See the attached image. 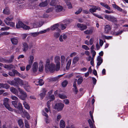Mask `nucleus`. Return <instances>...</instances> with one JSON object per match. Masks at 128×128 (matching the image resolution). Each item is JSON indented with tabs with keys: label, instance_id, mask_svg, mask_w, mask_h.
Wrapping results in <instances>:
<instances>
[{
	"label": "nucleus",
	"instance_id": "f257e3e1",
	"mask_svg": "<svg viewBox=\"0 0 128 128\" xmlns=\"http://www.w3.org/2000/svg\"><path fill=\"white\" fill-rule=\"evenodd\" d=\"M50 60L48 59L47 60L45 66V70L46 72H52L54 71L55 70L56 71H58L60 70V62L56 63V68L55 64H50Z\"/></svg>",
	"mask_w": 128,
	"mask_h": 128
},
{
	"label": "nucleus",
	"instance_id": "f03ea898",
	"mask_svg": "<svg viewBox=\"0 0 128 128\" xmlns=\"http://www.w3.org/2000/svg\"><path fill=\"white\" fill-rule=\"evenodd\" d=\"M38 23L36 22L35 23H34L33 24V26H28L24 24L22 22H19L16 25V27L17 28H22L24 29L27 30H29L30 28H37L40 27L41 26H38Z\"/></svg>",
	"mask_w": 128,
	"mask_h": 128
},
{
	"label": "nucleus",
	"instance_id": "7ed1b4c3",
	"mask_svg": "<svg viewBox=\"0 0 128 128\" xmlns=\"http://www.w3.org/2000/svg\"><path fill=\"white\" fill-rule=\"evenodd\" d=\"M18 101H12V103L14 107L18 109L20 112H23V110L22 104L20 102L18 103V106L17 102Z\"/></svg>",
	"mask_w": 128,
	"mask_h": 128
},
{
	"label": "nucleus",
	"instance_id": "20e7f679",
	"mask_svg": "<svg viewBox=\"0 0 128 128\" xmlns=\"http://www.w3.org/2000/svg\"><path fill=\"white\" fill-rule=\"evenodd\" d=\"M18 89L21 95L18 94V96L22 100H25L27 96V94L25 92L19 87L18 88Z\"/></svg>",
	"mask_w": 128,
	"mask_h": 128
},
{
	"label": "nucleus",
	"instance_id": "39448f33",
	"mask_svg": "<svg viewBox=\"0 0 128 128\" xmlns=\"http://www.w3.org/2000/svg\"><path fill=\"white\" fill-rule=\"evenodd\" d=\"M8 100V98H4L3 100V104L8 110L10 111H12L13 110L9 105Z\"/></svg>",
	"mask_w": 128,
	"mask_h": 128
},
{
	"label": "nucleus",
	"instance_id": "423d86ee",
	"mask_svg": "<svg viewBox=\"0 0 128 128\" xmlns=\"http://www.w3.org/2000/svg\"><path fill=\"white\" fill-rule=\"evenodd\" d=\"M64 106V104L62 103H57L54 106V108L58 111L62 110Z\"/></svg>",
	"mask_w": 128,
	"mask_h": 128
},
{
	"label": "nucleus",
	"instance_id": "0eeeda50",
	"mask_svg": "<svg viewBox=\"0 0 128 128\" xmlns=\"http://www.w3.org/2000/svg\"><path fill=\"white\" fill-rule=\"evenodd\" d=\"M89 113L91 119L93 121V123L92 122V120L90 119H89L88 121L89 124L90 126V128H94V121L93 119V116L92 114V112L91 111H90Z\"/></svg>",
	"mask_w": 128,
	"mask_h": 128
},
{
	"label": "nucleus",
	"instance_id": "6e6552de",
	"mask_svg": "<svg viewBox=\"0 0 128 128\" xmlns=\"http://www.w3.org/2000/svg\"><path fill=\"white\" fill-rule=\"evenodd\" d=\"M104 17L105 18L109 21L112 22H114L116 21V18L112 16L106 14L104 16Z\"/></svg>",
	"mask_w": 128,
	"mask_h": 128
},
{
	"label": "nucleus",
	"instance_id": "1a4fd4ad",
	"mask_svg": "<svg viewBox=\"0 0 128 128\" xmlns=\"http://www.w3.org/2000/svg\"><path fill=\"white\" fill-rule=\"evenodd\" d=\"M90 6L92 8L89 9V11L92 14L93 12H96L97 10H100V8L98 6Z\"/></svg>",
	"mask_w": 128,
	"mask_h": 128
},
{
	"label": "nucleus",
	"instance_id": "9d476101",
	"mask_svg": "<svg viewBox=\"0 0 128 128\" xmlns=\"http://www.w3.org/2000/svg\"><path fill=\"white\" fill-rule=\"evenodd\" d=\"M77 26L81 30H86L87 28L86 26L84 24L78 23L77 24Z\"/></svg>",
	"mask_w": 128,
	"mask_h": 128
},
{
	"label": "nucleus",
	"instance_id": "9b49d317",
	"mask_svg": "<svg viewBox=\"0 0 128 128\" xmlns=\"http://www.w3.org/2000/svg\"><path fill=\"white\" fill-rule=\"evenodd\" d=\"M38 68V64L36 62H34L32 64V70L33 72H36Z\"/></svg>",
	"mask_w": 128,
	"mask_h": 128
},
{
	"label": "nucleus",
	"instance_id": "f8f14e48",
	"mask_svg": "<svg viewBox=\"0 0 128 128\" xmlns=\"http://www.w3.org/2000/svg\"><path fill=\"white\" fill-rule=\"evenodd\" d=\"M22 50L24 52H26L28 49V46L27 43L24 42L22 43Z\"/></svg>",
	"mask_w": 128,
	"mask_h": 128
},
{
	"label": "nucleus",
	"instance_id": "ddd939ff",
	"mask_svg": "<svg viewBox=\"0 0 128 128\" xmlns=\"http://www.w3.org/2000/svg\"><path fill=\"white\" fill-rule=\"evenodd\" d=\"M10 40L12 43L14 45H16L18 42V38L17 37H13L10 38Z\"/></svg>",
	"mask_w": 128,
	"mask_h": 128
},
{
	"label": "nucleus",
	"instance_id": "4468645a",
	"mask_svg": "<svg viewBox=\"0 0 128 128\" xmlns=\"http://www.w3.org/2000/svg\"><path fill=\"white\" fill-rule=\"evenodd\" d=\"M48 0H46L44 2H42L40 3L38 6L40 7H44L46 6L49 2Z\"/></svg>",
	"mask_w": 128,
	"mask_h": 128
},
{
	"label": "nucleus",
	"instance_id": "2eb2a0df",
	"mask_svg": "<svg viewBox=\"0 0 128 128\" xmlns=\"http://www.w3.org/2000/svg\"><path fill=\"white\" fill-rule=\"evenodd\" d=\"M98 62L97 63V67L98 68L99 66L103 62L102 58L100 56H98L97 59Z\"/></svg>",
	"mask_w": 128,
	"mask_h": 128
},
{
	"label": "nucleus",
	"instance_id": "dca6fc26",
	"mask_svg": "<svg viewBox=\"0 0 128 128\" xmlns=\"http://www.w3.org/2000/svg\"><path fill=\"white\" fill-rule=\"evenodd\" d=\"M59 26V24H56L51 26L50 27V29L52 30H54L57 28V30L58 32H60V30L59 28H58Z\"/></svg>",
	"mask_w": 128,
	"mask_h": 128
},
{
	"label": "nucleus",
	"instance_id": "f3484780",
	"mask_svg": "<svg viewBox=\"0 0 128 128\" xmlns=\"http://www.w3.org/2000/svg\"><path fill=\"white\" fill-rule=\"evenodd\" d=\"M67 34H64L63 35L60 36L59 37V40L60 42H63L64 40L62 38H63L64 40H65L67 38Z\"/></svg>",
	"mask_w": 128,
	"mask_h": 128
},
{
	"label": "nucleus",
	"instance_id": "a211bd4d",
	"mask_svg": "<svg viewBox=\"0 0 128 128\" xmlns=\"http://www.w3.org/2000/svg\"><path fill=\"white\" fill-rule=\"evenodd\" d=\"M14 80H15L16 82V84L17 83L18 84V83L20 85H22L24 84V82L22 80L19 78H15L14 79Z\"/></svg>",
	"mask_w": 128,
	"mask_h": 128
},
{
	"label": "nucleus",
	"instance_id": "6ab92c4d",
	"mask_svg": "<svg viewBox=\"0 0 128 128\" xmlns=\"http://www.w3.org/2000/svg\"><path fill=\"white\" fill-rule=\"evenodd\" d=\"M63 9V7L60 5H56L55 8V10L57 12H59L62 11Z\"/></svg>",
	"mask_w": 128,
	"mask_h": 128
},
{
	"label": "nucleus",
	"instance_id": "aec40b11",
	"mask_svg": "<svg viewBox=\"0 0 128 128\" xmlns=\"http://www.w3.org/2000/svg\"><path fill=\"white\" fill-rule=\"evenodd\" d=\"M34 82L36 85H39L40 86L42 85L44 83V82L42 79L39 80L38 81H35Z\"/></svg>",
	"mask_w": 128,
	"mask_h": 128
},
{
	"label": "nucleus",
	"instance_id": "412c9836",
	"mask_svg": "<svg viewBox=\"0 0 128 128\" xmlns=\"http://www.w3.org/2000/svg\"><path fill=\"white\" fill-rule=\"evenodd\" d=\"M94 30L93 28H92L89 30H87L84 31V33L87 34H92Z\"/></svg>",
	"mask_w": 128,
	"mask_h": 128
},
{
	"label": "nucleus",
	"instance_id": "4be33fe9",
	"mask_svg": "<svg viewBox=\"0 0 128 128\" xmlns=\"http://www.w3.org/2000/svg\"><path fill=\"white\" fill-rule=\"evenodd\" d=\"M18 125L20 127V128H24V123L22 119H19L18 120Z\"/></svg>",
	"mask_w": 128,
	"mask_h": 128
},
{
	"label": "nucleus",
	"instance_id": "5701e85b",
	"mask_svg": "<svg viewBox=\"0 0 128 128\" xmlns=\"http://www.w3.org/2000/svg\"><path fill=\"white\" fill-rule=\"evenodd\" d=\"M111 28L109 25H106L104 28V32L105 33H108L111 30Z\"/></svg>",
	"mask_w": 128,
	"mask_h": 128
},
{
	"label": "nucleus",
	"instance_id": "b1692460",
	"mask_svg": "<svg viewBox=\"0 0 128 128\" xmlns=\"http://www.w3.org/2000/svg\"><path fill=\"white\" fill-rule=\"evenodd\" d=\"M10 90L12 92L18 96V92L16 88L13 87H11L10 88Z\"/></svg>",
	"mask_w": 128,
	"mask_h": 128
},
{
	"label": "nucleus",
	"instance_id": "393cba45",
	"mask_svg": "<svg viewBox=\"0 0 128 128\" xmlns=\"http://www.w3.org/2000/svg\"><path fill=\"white\" fill-rule=\"evenodd\" d=\"M43 63L42 61H40L39 63V66L38 68V70L39 72H42L44 70Z\"/></svg>",
	"mask_w": 128,
	"mask_h": 128
},
{
	"label": "nucleus",
	"instance_id": "a878e982",
	"mask_svg": "<svg viewBox=\"0 0 128 128\" xmlns=\"http://www.w3.org/2000/svg\"><path fill=\"white\" fill-rule=\"evenodd\" d=\"M42 92L40 94V96L41 98V99H42L45 96L46 94V89L43 88L42 90Z\"/></svg>",
	"mask_w": 128,
	"mask_h": 128
},
{
	"label": "nucleus",
	"instance_id": "bb28decb",
	"mask_svg": "<svg viewBox=\"0 0 128 128\" xmlns=\"http://www.w3.org/2000/svg\"><path fill=\"white\" fill-rule=\"evenodd\" d=\"M7 82L10 84L11 85H14V86H18V84L16 83L15 80H8Z\"/></svg>",
	"mask_w": 128,
	"mask_h": 128
},
{
	"label": "nucleus",
	"instance_id": "cd10ccee",
	"mask_svg": "<svg viewBox=\"0 0 128 128\" xmlns=\"http://www.w3.org/2000/svg\"><path fill=\"white\" fill-rule=\"evenodd\" d=\"M13 19V18H10L9 17H8L5 19L4 20V21L7 25H9L10 24L9 22H10V21H12Z\"/></svg>",
	"mask_w": 128,
	"mask_h": 128
},
{
	"label": "nucleus",
	"instance_id": "c85d7f7f",
	"mask_svg": "<svg viewBox=\"0 0 128 128\" xmlns=\"http://www.w3.org/2000/svg\"><path fill=\"white\" fill-rule=\"evenodd\" d=\"M73 87L74 88H73V89L74 92L75 94H76L77 93L78 90L77 88L76 87V82H74V83Z\"/></svg>",
	"mask_w": 128,
	"mask_h": 128
},
{
	"label": "nucleus",
	"instance_id": "c756f323",
	"mask_svg": "<svg viewBox=\"0 0 128 128\" xmlns=\"http://www.w3.org/2000/svg\"><path fill=\"white\" fill-rule=\"evenodd\" d=\"M42 114L46 117V118L45 119L46 122L47 124L49 123L48 120V116L47 114L44 112V111H43L42 112Z\"/></svg>",
	"mask_w": 128,
	"mask_h": 128
},
{
	"label": "nucleus",
	"instance_id": "7c9ffc66",
	"mask_svg": "<svg viewBox=\"0 0 128 128\" xmlns=\"http://www.w3.org/2000/svg\"><path fill=\"white\" fill-rule=\"evenodd\" d=\"M3 13L6 14H10V11L8 7H6L5 9L4 10Z\"/></svg>",
	"mask_w": 128,
	"mask_h": 128
},
{
	"label": "nucleus",
	"instance_id": "2f4dec72",
	"mask_svg": "<svg viewBox=\"0 0 128 128\" xmlns=\"http://www.w3.org/2000/svg\"><path fill=\"white\" fill-rule=\"evenodd\" d=\"M65 126V122L63 120H61L60 122V128H64Z\"/></svg>",
	"mask_w": 128,
	"mask_h": 128
},
{
	"label": "nucleus",
	"instance_id": "473e14b6",
	"mask_svg": "<svg viewBox=\"0 0 128 128\" xmlns=\"http://www.w3.org/2000/svg\"><path fill=\"white\" fill-rule=\"evenodd\" d=\"M34 57L33 56L30 55L29 57V59L28 60V62L29 64H32L34 62Z\"/></svg>",
	"mask_w": 128,
	"mask_h": 128
},
{
	"label": "nucleus",
	"instance_id": "72a5a7b5",
	"mask_svg": "<svg viewBox=\"0 0 128 128\" xmlns=\"http://www.w3.org/2000/svg\"><path fill=\"white\" fill-rule=\"evenodd\" d=\"M79 60V58L78 56H75L73 58L72 61V63L75 64Z\"/></svg>",
	"mask_w": 128,
	"mask_h": 128
},
{
	"label": "nucleus",
	"instance_id": "f704fd0d",
	"mask_svg": "<svg viewBox=\"0 0 128 128\" xmlns=\"http://www.w3.org/2000/svg\"><path fill=\"white\" fill-rule=\"evenodd\" d=\"M14 67V66L11 64L6 65H5L4 66V68H8L9 70H10L11 69L13 68Z\"/></svg>",
	"mask_w": 128,
	"mask_h": 128
},
{
	"label": "nucleus",
	"instance_id": "c9c22d12",
	"mask_svg": "<svg viewBox=\"0 0 128 128\" xmlns=\"http://www.w3.org/2000/svg\"><path fill=\"white\" fill-rule=\"evenodd\" d=\"M61 64L62 66L64 64V62L65 61L66 58L64 56H62L61 57Z\"/></svg>",
	"mask_w": 128,
	"mask_h": 128
},
{
	"label": "nucleus",
	"instance_id": "e433bc0d",
	"mask_svg": "<svg viewBox=\"0 0 128 128\" xmlns=\"http://www.w3.org/2000/svg\"><path fill=\"white\" fill-rule=\"evenodd\" d=\"M12 72L14 74V76L15 75H16L17 76H18L21 77L20 76V74L16 70H13Z\"/></svg>",
	"mask_w": 128,
	"mask_h": 128
},
{
	"label": "nucleus",
	"instance_id": "4c0bfd02",
	"mask_svg": "<svg viewBox=\"0 0 128 128\" xmlns=\"http://www.w3.org/2000/svg\"><path fill=\"white\" fill-rule=\"evenodd\" d=\"M21 113H23L26 116V118L28 119H29L30 118V116L29 115L28 113L27 112L24 111V112L23 111V112H20Z\"/></svg>",
	"mask_w": 128,
	"mask_h": 128
},
{
	"label": "nucleus",
	"instance_id": "58836bf2",
	"mask_svg": "<svg viewBox=\"0 0 128 128\" xmlns=\"http://www.w3.org/2000/svg\"><path fill=\"white\" fill-rule=\"evenodd\" d=\"M24 89L27 91H28V90L26 88H28L29 87V85L28 84V83L27 82H25L24 83Z\"/></svg>",
	"mask_w": 128,
	"mask_h": 128
},
{
	"label": "nucleus",
	"instance_id": "ea45409f",
	"mask_svg": "<svg viewBox=\"0 0 128 128\" xmlns=\"http://www.w3.org/2000/svg\"><path fill=\"white\" fill-rule=\"evenodd\" d=\"M71 62V60L70 59L69 60L66 64V68L67 69H68L70 68Z\"/></svg>",
	"mask_w": 128,
	"mask_h": 128
},
{
	"label": "nucleus",
	"instance_id": "a19ab883",
	"mask_svg": "<svg viewBox=\"0 0 128 128\" xmlns=\"http://www.w3.org/2000/svg\"><path fill=\"white\" fill-rule=\"evenodd\" d=\"M58 2V0H52L50 2V4L52 6H54Z\"/></svg>",
	"mask_w": 128,
	"mask_h": 128
},
{
	"label": "nucleus",
	"instance_id": "79ce46f5",
	"mask_svg": "<svg viewBox=\"0 0 128 128\" xmlns=\"http://www.w3.org/2000/svg\"><path fill=\"white\" fill-rule=\"evenodd\" d=\"M60 57L58 56H56L54 58V61L56 63H57L58 62H60L59 61L60 60Z\"/></svg>",
	"mask_w": 128,
	"mask_h": 128
},
{
	"label": "nucleus",
	"instance_id": "37998d69",
	"mask_svg": "<svg viewBox=\"0 0 128 128\" xmlns=\"http://www.w3.org/2000/svg\"><path fill=\"white\" fill-rule=\"evenodd\" d=\"M67 24H61L60 25V28L62 30H63L66 28Z\"/></svg>",
	"mask_w": 128,
	"mask_h": 128
},
{
	"label": "nucleus",
	"instance_id": "c03bdc74",
	"mask_svg": "<svg viewBox=\"0 0 128 128\" xmlns=\"http://www.w3.org/2000/svg\"><path fill=\"white\" fill-rule=\"evenodd\" d=\"M66 3L67 5L68 6V8H72V6L71 3L69 1H66Z\"/></svg>",
	"mask_w": 128,
	"mask_h": 128
},
{
	"label": "nucleus",
	"instance_id": "a18cd8bd",
	"mask_svg": "<svg viewBox=\"0 0 128 128\" xmlns=\"http://www.w3.org/2000/svg\"><path fill=\"white\" fill-rule=\"evenodd\" d=\"M23 105L24 106V107L26 108L28 110L29 109L30 106L26 102H24Z\"/></svg>",
	"mask_w": 128,
	"mask_h": 128
},
{
	"label": "nucleus",
	"instance_id": "49530a36",
	"mask_svg": "<svg viewBox=\"0 0 128 128\" xmlns=\"http://www.w3.org/2000/svg\"><path fill=\"white\" fill-rule=\"evenodd\" d=\"M10 98L12 100H14V101H18V98L17 97L13 95L11 96Z\"/></svg>",
	"mask_w": 128,
	"mask_h": 128
},
{
	"label": "nucleus",
	"instance_id": "de8ad7c7",
	"mask_svg": "<svg viewBox=\"0 0 128 128\" xmlns=\"http://www.w3.org/2000/svg\"><path fill=\"white\" fill-rule=\"evenodd\" d=\"M40 34L39 32H35L31 33L30 35L33 37H36L38 36Z\"/></svg>",
	"mask_w": 128,
	"mask_h": 128
},
{
	"label": "nucleus",
	"instance_id": "09e8293b",
	"mask_svg": "<svg viewBox=\"0 0 128 128\" xmlns=\"http://www.w3.org/2000/svg\"><path fill=\"white\" fill-rule=\"evenodd\" d=\"M14 58V56H11L9 60H7V62L8 63H10L12 62L13 61V60Z\"/></svg>",
	"mask_w": 128,
	"mask_h": 128
},
{
	"label": "nucleus",
	"instance_id": "8fccbe9b",
	"mask_svg": "<svg viewBox=\"0 0 128 128\" xmlns=\"http://www.w3.org/2000/svg\"><path fill=\"white\" fill-rule=\"evenodd\" d=\"M60 98L62 99H64L67 98L66 96L63 94H60L59 95Z\"/></svg>",
	"mask_w": 128,
	"mask_h": 128
},
{
	"label": "nucleus",
	"instance_id": "3c124183",
	"mask_svg": "<svg viewBox=\"0 0 128 128\" xmlns=\"http://www.w3.org/2000/svg\"><path fill=\"white\" fill-rule=\"evenodd\" d=\"M68 83V82L66 80L64 81L62 83V85L63 87L66 86Z\"/></svg>",
	"mask_w": 128,
	"mask_h": 128
},
{
	"label": "nucleus",
	"instance_id": "603ef678",
	"mask_svg": "<svg viewBox=\"0 0 128 128\" xmlns=\"http://www.w3.org/2000/svg\"><path fill=\"white\" fill-rule=\"evenodd\" d=\"M10 28L8 26H6L0 29L1 30L5 31L6 30H9Z\"/></svg>",
	"mask_w": 128,
	"mask_h": 128
},
{
	"label": "nucleus",
	"instance_id": "864d4df0",
	"mask_svg": "<svg viewBox=\"0 0 128 128\" xmlns=\"http://www.w3.org/2000/svg\"><path fill=\"white\" fill-rule=\"evenodd\" d=\"M25 124L26 128H30V126L29 125V123H28V122L27 121H25Z\"/></svg>",
	"mask_w": 128,
	"mask_h": 128
},
{
	"label": "nucleus",
	"instance_id": "5fc2aeb1",
	"mask_svg": "<svg viewBox=\"0 0 128 128\" xmlns=\"http://www.w3.org/2000/svg\"><path fill=\"white\" fill-rule=\"evenodd\" d=\"M83 81V78L82 77L80 78L78 80V84H81Z\"/></svg>",
	"mask_w": 128,
	"mask_h": 128
},
{
	"label": "nucleus",
	"instance_id": "6e6d98bb",
	"mask_svg": "<svg viewBox=\"0 0 128 128\" xmlns=\"http://www.w3.org/2000/svg\"><path fill=\"white\" fill-rule=\"evenodd\" d=\"M92 14L93 15L99 18L103 19V18L101 16L98 15L94 13H93Z\"/></svg>",
	"mask_w": 128,
	"mask_h": 128
},
{
	"label": "nucleus",
	"instance_id": "4d7b16f0",
	"mask_svg": "<svg viewBox=\"0 0 128 128\" xmlns=\"http://www.w3.org/2000/svg\"><path fill=\"white\" fill-rule=\"evenodd\" d=\"M124 30H121L118 31L117 32H115L114 34L116 36H117L121 34L123 32Z\"/></svg>",
	"mask_w": 128,
	"mask_h": 128
},
{
	"label": "nucleus",
	"instance_id": "13d9d810",
	"mask_svg": "<svg viewBox=\"0 0 128 128\" xmlns=\"http://www.w3.org/2000/svg\"><path fill=\"white\" fill-rule=\"evenodd\" d=\"M82 48L85 50H88L90 49V48L88 47L86 45H82Z\"/></svg>",
	"mask_w": 128,
	"mask_h": 128
},
{
	"label": "nucleus",
	"instance_id": "bf43d9fd",
	"mask_svg": "<svg viewBox=\"0 0 128 128\" xmlns=\"http://www.w3.org/2000/svg\"><path fill=\"white\" fill-rule=\"evenodd\" d=\"M53 8L52 7L50 8H48L47 10H46V12L47 13L53 11Z\"/></svg>",
	"mask_w": 128,
	"mask_h": 128
},
{
	"label": "nucleus",
	"instance_id": "052dcab7",
	"mask_svg": "<svg viewBox=\"0 0 128 128\" xmlns=\"http://www.w3.org/2000/svg\"><path fill=\"white\" fill-rule=\"evenodd\" d=\"M82 8H79L78 10L77 11L75 12V14H80L82 11Z\"/></svg>",
	"mask_w": 128,
	"mask_h": 128
},
{
	"label": "nucleus",
	"instance_id": "680f3d73",
	"mask_svg": "<svg viewBox=\"0 0 128 128\" xmlns=\"http://www.w3.org/2000/svg\"><path fill=\"white\" fill-rule=\"evenodd\" d=\"M51 101H48L47 103V106L48 108L49 109H50V102Z\"/></svg>",
	"mask_w": 128,
	"mask_h": 128
},
{
	"label": "nucleus",
	"instance_id": "e2e57ef3",
	"mask_svg": "<svg viewBox=\"0 0 128 128\" xmlns=\"http://www.w3.org/2000/svg\"><path fill=\"white\" fill-rule=\"evenodd\" d=\"M28 34H22L21 36L23 39H24L26 38L27 36L28 35Z\"/></svg>",
	"mask_w": 128,
	"mask_h": 128
},
{
	"label": "nucleus",
	"instance_id": "0e129e2a",
	"mask_svg": "<svg viewBox=\"0 0 128 128\" xmlns=\"http://www.w3.org/2000/svg\"><path fill=\"white\" fill-rule=\"evenodd\" d=\"M62 116L61 114L58 115L57 116L56 120L57 121H59L62 118Z\"/></svg>",
	"mask_w": 128,
	"mask_h": 128
},
{
	"label": "nucleus",
	"instance_id": "69168bd1",
	"mask_svg": "<svg viewBox=\"0 0 128 128\" xmlns=\"http://www.w3.org/2000/svg\"><path fill=\"white\" fill-rule=\"evenodd\" d=\"M77 54L76 52H74L71 53L70 55V57H73L76 56Z\"/></svg>",
	"mask_w": 128,
	"mask_h": 128
},
{
	"label": "nucleus",
	"instance_id": "338daca9",
	"mask_svg": "<svg viewBox=\"0 0 128 128\" xmlns=\"http://www.w3.org/2000/svg\"><path fill=\"white\" fill-rule=\"evenodd\" d=\"M64 102L66 104H69L70 102L68 100V99H66L64 100Z\"/></svg>",
	"mask_w": 128,
	"mask_h": 128
},
{
	"label": "nucleus",
	"instance_id": "774afa93",
	"mask_svg": "<svg viewBox=\"0 0 128 128\" xmlns=\"http://www.w3.org/2000/svg\"><path fill=\"white\" fill-rule=\"evenodd\" d=\"M31 64H29L27 65L26 67V71H28L30 68Z\"/></svg>",
	"mask_w": 128,
	"mask_h": 128
}]
</instances>
